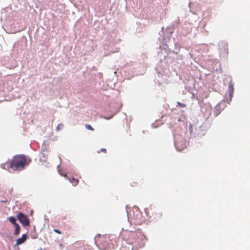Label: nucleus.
Listing matches in <instances>:
<instances>
[{
	"mask_svg": "<svg viewBox=\"0 0 250 250\" xmlns=\"http://www.w3.org/2000/svg\"><path fill=\"white\" fill-rule=\"evenodd\" d=\"M31 162L21 155L15 156L10 164V167L14 170L21 171Z\"/></svg>",
	"mask_w": 250,
	"mask_h": 250,
	"instance_id": "1",
	"label": "nucleus"
},
{
	"mask_svg": "<svg viewBox=\"0 0 250 250\" xmlns=\"http://www.w3.org/2000/svg\"><path fill=\"white\" fill-rule=\"evenodd\" d=\"M17 218L19 221L24 226H29L30 224V222L27 216L22 213V212H20L18 215Z\"/></svg>",
	"mask_w": 250,
	"mask_h": 250,
	"instance_id": "2",
	"label": "nucleus"
},
{
	"mask_svg": "<svg viewBox=\"0 0 250 250\" xmlns=\"http://www.w3.org/2000/svg\"><path fill=\"white\" fill-rule=\"evenodd\" d=\"M27 239L26 234H23L21 238H19L16 241V245H19L23 243Z\"/></svg>",
	"mask_w": 250,
	"mask_h": 250,
	"instance_id": "3",
	"label": "nucleus"
},
{
	"mask_svg": "<svg viewBox=\"0 0 250 250\" xmlns=\"http://www.w3.org/2000/svg\"><path fill=\"white\" fill-rule=\"evenodd\" d=\"M68 179L69 181L71 183H72V184L74 186H76L78 184L79 182V179H75V178L72 177L69 178Z\"/></svg>",
	"mask_w": 250,
	"mask_h": 250,
	"instance_id": "4",
	"label": "nucleus"
},
{
	"mask_svg": "<svg viewBox=\"0 0 250 250\" xmlns=\"http://www.w3.org/2000/svg\"><path fill=\"white\" fill-rule=\"evenodd\" d=\"M234 83L232 82V80L230 81V82L229 83V86H228V91L229 94H232L234 92Z\"/></svg>",
	"mask_w": 250,
	"mask_h": 250,
	"instance_id": "5",
	"label": "nucleus"
},
{
	"mask_svg": "<svg viewBox=\"0 0 250 250\" xmlns=\"http://www.w3.org/2000/svg\"><path fill=\"white\" fill-rule=\"evenodd\" d=\"M15 232L14 233V235L17 236L20 234L21 228L19 224H16V225L15 226Z\"/></svg>",
	"mask_w": 250,
	"mask_h": 250,
	"instance_id": "6",
	"label": "nucleus"
},
{
	"mask_svg": "<svg viewBox=\"0 0 250 250\" xmlns=\"http://www.w3.org/2000/svg\"><path fill=\"white\" fill-rule=\"evenodd\" d=\"M7 220L11 223H12L13 225H14V226L15 225H16V224H18L17 223H16V219L13 217V216H10L8 218Z\"/></svg>",
	"mask_w": 250,
	"mask_h": 250,
	"instance_id": "7",
	"label": "nucleus"
},
{
	"mask_svg": "<svg viewBox=\"0 0 250 250\" xmlns=\"http://www.w3.org/2000/svg\"><path fill=\"white\" fill-rule=\"evenodd\" d=\"M85 127L86 129H87L88 130H90L92 131H93L94 130L93 128L90 125L85 124Z\"/></svg>",
	"mask_w": 250,
	"mask_h": 250,
	"instance_id": "8",
	"label": "nucleus"
},
{
	"mask_svg": "<svg viewBox=\"0 0 250 250\" xmlns=\"http://www.w3.org/2000/svg\"><path fill=\"white\" fill-rule=\"evenodd\" d=\"M177 104L178 105L181 107H185L186 106V105L180 102H177Z\"/></svg>",
	"mask_w": 250,
	"mask_h": 250,
	"instance_id": "9",
	"label": "nucleus"
},
{
	"mask_svg": "<svg viewBox=\"0 0 250 250\" xmlns=\"http://www.w3.org/2000/svg\"><path fill=\"white\" fill-rule=\"evenodd\" d=\"M101 152H103L104 153H106V150L105 148H101L100 150L98 151V153H100Z\"/></svg>",
	"mask_w": 250,
	"mask_h": 250,
	"instance_id": "10",
	"label": "nucleus"
},
{
	"mask_svg": "<svg viewBox=\"0 0 250 250\" xmlns=\"http://www.w3.org/2000/svg\"><path fill=\"white\" fill-rule=\"evenodd\" d=\"M53 231L54 232H55L56 233H58L59 234L62 233V232L60 230H59V229H54Z\"/></svg>",
	"mask_w": 250,
	"mask_h": 250,
	"instance_id": "11",
	"label": "nucleus"
},
{
	"mask_svg": "<svg viewBox=\"0 0 250 250\" xmlns=\"http://www.w3.org/2000/svg\"><path fill=\"white\" fill-rule=\"evenodd\" d=\"M63 127V125L62 124H59L57 126V130H60L62 127Z\"/></svg>",
	"mask_w": 250,
	"mask_h": 250,
	"instance_id": "12",
	"label": "nucleus"
},
{
	"mask_svg": "<svg viewBox=\"0 0 250 250\" xmlns=\"http://www.w3.org/2000/svg\"><path fill=\"white\" fill-rule=\"evenodd\" d=\"M130 184L132 186L134 187L137 185V183L135 182H133Z\"/></svg>",
	"mask_w": 250,
	"mask_h": 250,
	"instance_id": "13",
	"label": "nucleus"
},
{
	"mask_svg": "<svg viewBox=\"0 0 250 250\" xmlns=\"http://www.w3.org/2000/svg\"><path fill=\"white\" fill-rule=\"evenodd\" d=\"M189 130L190 132H192V125L191 124L189 125Z\"/></svg>",
	"mask_w": 250,
	"mask_h": 250,
	"instance_id": "14",
	"label": "nucleus"
},
{
	"mask_svg": "<svg viewBox=\"0 0 250 250\" xmlns=\"http://www.w3.org/2000/svg\"><path fill=\"white\" fill-rule=\"evenodd\" d=\"M60 174L62 176H63V177H66V176H67V174H66V173H63V174H62V173H60Z\"/></svg>",
	"mask_w": 250,
	"mask_h": 250,
	"instance_id": "15",
	"label": "nucleus"
},
{
	"mask_svg": "<svg viewBox=\"0 0 250 250\" xmlns=\"http://www.w3.org/2000/svg\"><path fill=\"white\" fill-rule=\"evenodd\" d=\"M59 246H60V247H63V244L62 243H60L59 244Z\"/></svg>",
	"mask_w": 250,
	"mask_h": 250,
	"instance_id": "16",
	"label": "nucleus"
},
{
	"mask_svg": "<svg viewBox=\"0 0 250 250\" xmlns=\"http://www.w3.org/2000/svg\"><path fill=\"white\" fill-rule=\"evenodd\" d=\"M131 250H138L137 249H134L133 248H132Z\"/></svg>",
	"mask_w": 250,
	"mask_h": 250,
	"instance_id": "17",
	"label": "nucleus"
},
{
	"mask_svg": "<svg viewBox=\"0 0 250 250\" xmlns=\"http://www.w3.org/2000/svg\"><path fill=\"white\" fill-rule=\"evenodd\" d=\"M106 119H107V120H109V119H110V118H106Z\"/></svg>",
	"mask_w": 250,
	"mask_h": 250,
	"instance_id": "18",
	"label": "nucleus"
}]
</instances>
